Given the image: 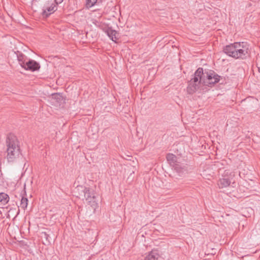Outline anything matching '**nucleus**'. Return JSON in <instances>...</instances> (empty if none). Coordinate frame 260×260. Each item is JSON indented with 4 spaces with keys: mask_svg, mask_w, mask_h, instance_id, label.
I'll return each mask as SVG.
<instances>
[{
    "mask_svg": "<svg viewBox=\"0 0 260 260\" xmlns=\"http://www.w3.org/2000/svg\"><path fill=\"white\" fill-rule=\"evenodd\" d=\"M6 143L7 147L6 158L8 162H15L21 154L17 138L14 134L9 133L7 135Z\"/></svg>",
    "mask_w": 260,
    "mask_h": 260,
    "instance_id": "obj_1",
    "label": "nucleus"
},
{
    "mask_svg": "<svg viewBox=\"0 0 260 260\" xmlns=\"http://www.w3.org/2000/svg\"><path fill=\"white\" fill-rule=\"evenodd\" d=\"M223 51L235 59H244L249 56V45L245 42H235L225 46Z\"/></svg>",
    "mask_w": 260,
    "mask_h": 260,
    "instance_id": "obj_2",
    "label": "nucleus"
},
{
    "mask_svg": "<svg viewBox=\"0 0 260 260\" xmlns=\"http://www.w3.org/2000/svg\"><path fill=\"white\" fill-rule=\"evenodd\" d=\"M205 76L203 69L199 68L194 73L193 77L188 82L187 91L189 94L196 92L200 88L202 82L203 83Z\"/></svg>",
    "mask_w": 260,
    "mask_h": 260,
    "instance_id": "obj_3",
    "label": "nucleus"
},
{
    "mask_svg": "<svg viewBox=\"0 0 260 260\" xmlns=\"http://www.w3.org/2000/svg\"><path fill=\"white\" fill-rule=\"evenodd\" d=\"M77 189L81 191L82 193L80 195L84 194L86 201L93 208L96 207L97 204L95 201L94 194L92 191H91L89 188L82 186H78Z\"/></svg>",
    "mask_w": 260,
    "mask_h": 260,
    "instance_id": "obj_4",
    "label": "nucleus"
},
{
    "mask_svg": "<svg viewBox=\"0 0 260 260\" xmlns=\"http://www.w3.org/2000/svg\"><path fill=\"white\" fill-rule=\"evenodd\" d=\"M22 68L24 69L25 70L35 72L40 69V65L37 61L31 59H28L24 66H22Z\"/></svg>",
    "mask_w": 260,
    "mask_h": 260,
    "instance_id": "obj_5",
    "label": "nucleus"
},
{
    "mask_svg": "<svg viewBox=\"0 0 260 260\" xmlns=\"http://www.w3.org/2000/svg\"><path fill=\"white\" fill-rule=\"evenodd\" d=\"M166 158L167 161L171 165L174 167L175 170H176L177 172L179 173L182 172L183 169L180 166V165L177 164V157L175 155L169 153L167 154Z\"/></svg>",
    "mask_w": 260,
    "mask_h": 260,
    "instance_id": "obj_6",
    "label": "nucleus"
},
{
    "mask_svg": "<svg viewBox=\"0 0 260 260\" xmlns=\"http://www.w3.org/2000/svg\"><path fill=\"white\" fill-rule=\"evenodd\" d=\"M52 234V232L48 230L40 233V237L43 244L48 245L51 243V241L52 240V238L51 237Z\"/></svg>",
    "mask_w": 260,
    "mask_h": 260,
    "instance_id": "obj_7",
    "label": "nucleus"
},
{
    "mask_svg": "<svg viewBox=\"0 0 260 260\" xmlns=\"http://www.w3.org/2000/svg\"><path fill=\"white\" fill-rule=\"evenodd\" d=\"M220 76L214 73L207 75L206 81H203V83L206 85H213L219 82Z\"/></svg>",
    "mask_w": 260,
    "mask_h": 260,
    "instance_id": "obj_8",
    "label": "nucleus"
},
{
    "mask_svg": "<svg viewBox=\"0 0 260 260\" xmlns=\"http://www.w3.org/2000/svg\"><path fill=\"white\" fill-rule=\"evenodd\" d=\"M56 10V6L52 4L50 6H44L42 14L43 17H47Z\"/></svg>",
    "mask_w": 260,
    "mask_h": 260,
    "instance_id": "obj_9",
    "label": "nucleus"
},
{
    "mask_svg": "<svg viewBox=\"0 0 260 260\" xmlns=\"http://www.w3.org/2000/svg\"><path fill=\"white\" fill-rule=\"evenodd\" d=\"M15 53L17 56V60L20 65L22 68V66H24L26 62L28 60V59L27 58V56H26L21 51H17L15 52Z\"/></svg>",
    "mask_w": 260,
    "mask_h": 260,
    "instance_id": "obj_10",
    "label": "nucleus"
},
{
    "mask_svg": "<svg viewBox=\"0 0 260 260\" xmlns=\"http://www.w3.org/2000/svg\"><path fill=\"white\" fill-rule=\"evenodd\" d=\"M106 33L108 37L114 42H116L118 38V33L111 28H108L106 30Z\"/></svg>",
    "mask_w": 260,
    "mask_h": 260,
    "instance_id": "obj_11",
    "label": "nucleus"
},
{
    "mask_svg": "<svg viewBox=\"0 0 260 260\" xmlns=\"http://www.w3.org/2000/svg\"><path fill=\"white\" fill-rule=\"evenodd\" d=\"M9 199V196L7 193L0 192V205H5L8 203Z\"/></svg>",
    "mask_w": 260,
    "mask_h": 260,
    "instance_id": "obj_12",
    "label": "nucleus"
},
{
    "mask_svg": "<svg viewBox=\"0 0 260 260\" xmlns=\"http://www.w3.org/2000/svg\"><path fill=\"white\" fill-rule=\"evenodd\" d=\"M231 183V181L226 178L220 179L218 182V185L219 188L228 187Z\"/></svg>",
    "mask_w": 260,
    "mask_h": 260,
    "instance_id": "obj_13",
    "label": "nucleus"
},
{
    "mask_svg": "<svg viewBox=\"0 0 260 260\" xmlns=\"http://www.w3.org/2000/svg\"><path fill=\"white\" fill-rule=\"evenodd\" d=\"M158 253L155 251H151L144 258V260H157Z\"/></svg>",
    "mask_w": 260,
    "mask_h": 260,
    "instance_id": "obj_14",
    "label": "nucleus"
},
{
    "mask_svg": "<svg viewBox=\"0 0 260 260\" xmlns=\"http://www.w3.org/2000/svg\"><path fill=\"white\" fill-rule=\"evenodd\" d=\"M52 98L56 100L58 103H61L62 101L64 103L65 99H63L61 94L59 93H56L52 94Z\"/></svg>",
    "mask_w": 260,
    "mask_h": 260,
    "instance_id": "obj_15",
    "label": "nucleus"
},
{
    "mask_svg": "<svg viewBox=\"0 0 260 260\" xmlns=\"http://www.w3.org/2000/svg\"><path fill=\"white\" fill-rule=\"evenodd\" d=\"M28 205V199L27 198L24 197L22 195V198L20 202V207L24 210L26 208Z\"/></svg>",
    "mask_w": 260,
    "mask_h": 260,
    "instance_id": "obj_16",
    "label": "nucleus"
},
{
    "mask_svg": "<svg viewBox=\"0 0 260 260\" xmlns=\"http://www.w3.org/2000/svg\"><path fill=\"white\" fill-rule=\"evenodd\" d=\"M97 0H86V7L89 8L93 7L96 3Z\"/></svg>",
    "mask_w": 260,
    "mask_h": 260,
    "instance_id": "obj_17",
    "label": "nucleus"
},
{
    "mask_svg": "<svg viewBox=\"0 0 260 260\" xmlns=\"http://www.w3.org/2000/svg\"><path fill=\"white\" fill-rule=\"evenodd\" d=\"M55 1V3L58 5L59 4H60L61 3L63 0H54Z\"/></svg>",
    "mask_w": 260,
    "mask_h": 260,
    "instance_id": "obj_18",
    "label": "nucleus"
},
{
    "mask_svg": "<svg viewBox=\"0 0 260 260\" xmlns=\"http://www.w3.org/2000/svg\"><path fill=\"white\" fill-rule=\"evenodd\" d=\"M23 195H26V192H25V190H24V193H23Z\"/></svg>",
    "mask_w": 260,
    "mask_h": 260,
    "instance_id": "obj_19",
    "label": "nucleus"
},
{
    "mask_svg": "<svg viewBox=\"0 0 260 260\" xmlns=\"http://www.w3.org/2000/svg\"><path fill=\"white\" fill-rule=\"evenodd\" d=\"M258 71L260 73V68H258Z\"/></svg>",
    "mask_w": 260,
    "mask_h": 260,
    "instance_id": "obj_20",
    "label": "nucleus"
},
{
    "mask_svg": "<svg viewBox=\"0 0 260 260\" xmlns=\"http://www.w3.org/2000/svg\"><path fill=\"white\" fill-rule=\"evenodd\" d=\"M102 15L101 14H100L99 15V17H101Z\"/></svg>",
    "mask_w": 260,
    "mask_h": 260,
    "instance_id": "obj_21",
    "label": "nucleus"
}]
</instances>
